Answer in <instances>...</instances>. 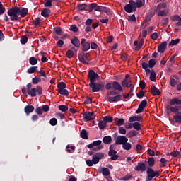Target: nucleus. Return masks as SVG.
I'll return each instance as SVG.
<instances>
[{
	"instance_id": "obj_1",
	"label": "nucleus",
	"mask_w": 181,
	"mask_h": 181,
	"mask_svg": "<svg viewBox=\"0 0 181 181\" xmlns=\"http://www.w3.org/2000/svg\"><path fill=\"white\" fill-rule=\"evenodd\" d=\"M8 15L10 16L11 21H18V19H19V8L15 7L11 8L8 11Z\"/></svg>"
},
{
	"instance_id": "obj_2",
	"label": "nucleus",
	"mask_w": 181,
	"mask_h": 181,
	"mask_svg": "<svg viewBox=\"0 0 181 181\" xmlns=\"http://www.w3.org/2000/svg\"><path fill=\"white\" fill-rule=\"evenodd\" d=\"M57 87L58 93H59L61 95H65L66 97L69 95V90L66 89V83H64V82H59Z\"/></svg>"
},
{
	"instance_id": "obj_3",
	"label": "nucleus",
	"mask_w": 181,
	"mask_h": 181,
	"mask_svg": "<svg viewBox=\"0 0 181 181\" xmlns=\"http://www.w3.org/2000/svg\"><path fill=\"white\" fill-rule=\"evenodd\" d=\"M153 177H159V171H155L152 168L147 170V180H152Z\"/></svg>"
},
{
	"instance_id": "obj_4",
	"label": "nucleus",
	"mask_w": 181,
	"mask_h": 181,
	"mask_svg": "<svg viewBox=\"0 0 181 181\" xmlns=\"http://www.w3.org/2000/svg\"><path fill=\"white\" fill-rule=\"evenodd\" d=\"M124 11L127 12V13H131L133 11H136V4L134 1L131 0L129 4L125 6Z\"/></svg>"
},
{
	"instance_id": "obj_5",
	"label": "nucleus",
	"mask_w": 181,
	"mask_h": 181,
	"mask_svg": "<svg viewBox=\"0 0 181 181\" xmlns=\"http://www.w3.org/2000/svg\"><path fill=\"white\" fill-rule=\"evenodd\" d=\"M89 87H90L93 93H98L101 88H104V83H95V82H93V83H89Z\"/></svg>"
},
{
	"instance_id": "obj_6",
	"label": "nucleus",
	"mask_w": 181,
	"mask_h": 181,
	"mask_svg": "<svg viewBox=\"0 0 181 181\" xmlns=\"http://www.w3.org/2000/svg\"><path fill=\"white\" fill-rule=\"evenodd\" d=\"M88 78L90 80V83H94L97 80H98L99 76L98 74L93 70H90L88 74Z\"/></svg>"
},
{
	"instance_id": "obj_7",
	"label": "nucleus",
	"mask_w": 181,
	"mask_h": 181,
	"mask_svg": "<svg viewBox=\"0 0 181 181\" xmlns=\"http://www.w3.org/2000/svg\"><path fill=\"white\" fill-rule=\"evenodd\" d=\"M101 144H102L101 140L95 141L93 143L88 145V148H91L95 146V148H93L94 151H100V149H103V146H101Z\"/></svg>"
},
{
	"instance_id": "obj_8",
	"label": "nucleus",
	"mask_w": 181,
	"mask_h": 181,
	"mask_svg": "<svg viewBox=\"0 0 181 181\" xmlns=\"http://www.w3.org/2000/svg\"><path fill=\"white\" fill-rule=\"evenodd\" d=\"M84 121H92L95 119V116L94 115V112H86L83 115Z\"/></svg>"
},
{
	"instance_id": "obj_9",
	"label": "nucleus",
	"mask_w": 181,
	"mask_h": 181,
	"mask_svg": "<svg viewBox=\"0 0 181 181\" xmlns=\"http://www.w3.org/2000/svg\"><path fill=\"white\" fill-rule=\"evenodd\" d=\"M104 158L103 153H97L93 156L92 162L93 165H97L98 162H100V159H103Z\"/></svg>"
},
{
	"instance_id": "obj_10",
	"label": "nucleus",
	"mask_w": 181,
	"mask_h": 181,
	"mask_svg": "<svg viewBox=\"0 0 181 181\" xmlns=\"http://www.w3.org/2000/svg\"><path fill=\"white\" fill-rule=\"evenodd\" d=\"M109 156L112 160H117L118 159V156L117 155V151L114 149V145L110 146Z\"/></svg>"
},
{
	"instance_id": "obj_11",
	"label": "nucleus",
	"mask_w": 181,
	"mask_h": 181,
	"mask_svg": "<svg viewBox=\"0 0 181 181\" xmlns=\"http://www.w3.org/2000/svg\"><path fill=\"white\" fill-rule=\"evenodd\" d=\"M128 142V138L125 136H119L116 139L115 145H124Z\"/></svg>"
},
{
	"instance_id": "obj_12",
	"label": "nucleus",
	"mask_w": 181,
	"mask_h": 181,
	"mask_svg": "<svg viewBox=\"0 0 181 181\" xmlns=\"http://www.w3.org/2000/svg\"><path fill=\"white\" fill-rule=\"evenodd\" d=\"M148 104V102L146 100H143L139 104L138 109L136 111V114H141L145 109V107H146V105Z\"/></svg>"
},
{
	"instance_id": "obj_13",
	"label": "nucleus",
	"mask_w": 181,
	"mask_h": 181,
	"mask_svg": "<svg viewBox=\"0 0 181 181\" xmlns=\"http://www.w3.org/2000/svg\"><path fill=\"white\" fill-rule=\"evenodd\" d=\"M87 57H88V54L83 53L78 55L80 62L83 63V64H88L87 62Z\"/></svg>"
},
{
	"instance_id": "obj_14",
	"label": "nucleus",
	"mask_w": 181,
	"mask_h": 181,
	"mask_svg": "<svg viewBox=\"0 0 181 181\" xmlns=\"http://www.w3.org/2000/svg\"><path fill=\"white\" fill-rule=\"evenodd\" d=\"M81 43L82 45V49L83 50V52H87L88 50H90V42H86V39L82 38Z\"/></svg>"
},
{
	"instance_id": "obj_15",
	"label": "nucleus",
	"mask_w": 181,
	"mask_h": 181,
	"mask_svg": "<svg viewBox=\"0 0 181 181\" xmlns=\"http://www.w3.org/2000/svg\"><path fill=\"white\" fill-rule=\"evenodd\" d=\"M112 88L117 91H123L122 86L118 81L112 82Z\"/></svg>"
},
{
	"instance_id": "obj_16",
	"label": "nucleus",
	"mask_w": 181,
	"mask_h": 181,
	"mask_svg": "<svg viewBox=\"0 0 181 181\" xmlns=\"http://www.w3.org/2000/svg\"><path fill=\"white\" fill-rule=\"evenodd\" d=\"M134 169L137 172H145V170H146V167L145 166V164L139 163Z\"/></svg>"
},
{
	"instance_id": "obj_17",
	"label": "nucleus",
	"mask_w": 181,
	"mask_h": 181,
	"mask_svg": "<svg viewBox=\"0 0 181 181\" xmlns=\"http://www.w3.org/2000/svg\"><path fill=\"white\" fill-rule=\"evenodd\" d=\"M181 100L178 98H174L170 100V105H180Z\"/></svg>"
},
{
	"instance_id": "obj_18",
	"label": "nucleus",
	"mask_w": 181,
	"mask_h": 181,
	"mask_svg": "<svg viewBox=\"0 0 181 181\" xmlns=\"http://www.w3.org/2000/svg\"><path fill=\"white\" fill-rule=\"evenodd\" d=\"M119 100H121L120 95H117L114 97H110V96L107 97V101H109V103H117L119 101Z\"/></svg>"
},
{
	"instance_id": "obj_19",
	"label": "nucleus",
	"mask_w": 181,
	"mask_h": 181,
	"mask_svg": "<svg viewBox=\"0 0 181 181\" xmlns=\"http://www.w3.org/2000/svg\"><path fill=\"white\" fill-rule=\"evenodd\" d=\"M166 46H168V42H163L158 46V51L160 53H163L165 50H166Z\"/></svg>"
},
{
	"instance_id": "obj_20",
	"label": "nucleus",
	"mask_w": 181,
	"mask_h": 181,
	"mask_svg": "<svg viewBox=\"0 0 181 181\" xmlns=\"http://www.w3.org/2000/svg\"><path fill=\"white\" fill-rule=\"evenodd\" d=\"M34 110H35V107H33L32 105H27L24 108V111L27 115H29V114H30V112H33Z\"/></svg>"
},
{
	"instance_id": "obj_21",
	"label": "nucleus",
	"mask_w": 181,
	"mask_h": 181,
	"mask_svg": "<svg viewBox=\"0 0 181 181\" xmlns=\"http://www.w3.org/2000/svg\"><path fill=\"white\" fill-rule=\"evenodd\" d=\"M51 11L49 8H45L42 10V11L41 12V15L42 16H43L44 18H49V16H50V13H51Z\"/></svg>"
},
{
	"instance_id": "obj_22",
	"label": "nucleus",
	"mask_w": 181,
	"mask_h": 181,
	"mask_svg": "<svg viewBox=\"0 0 181 181\" xmlns=\"http://www.w3.org/2000/svg\"><path fill=\"white\" fill-rule=\"evenodd\" d=\"M142 120V116H132L129 119V122H135V121L139 122Z\"/></svg>"
},
{
	"instance_id": "obj_23",
	"label": "nucleus",
	"mask_w": 181,
	"mask_h": 181,
	"mask_svg": "<svg viewBox=\"0 0 181 181\" xmlns=\"http://www.w3.org/2000/svg\"><path fill=\"white\" fill-rule=\"evenodd\" d=\"M28 12H29V10L26 8H23L22 9L19 8V15H21L22 18H25V16L28 15Z\"/></svg>"
},
{
	"instance_id": "obj_24",
	"label": "nucleus",
	"mask_w": 181,
	"mask_h": 181,
	"mask_svg": "<svg viewBox=\"0 0 181 181\" xmlns=\"http://www.w3.org/2000/svg\"><path fill=\"white\" fill-rule=\"evenodd\" d=\"M151 93L153 95H159V94H160V91L159 90V89H158L155 86H151Z\"/></svg>"
},
{
	"instance_id": "obj_25",
	"label": "nucleus",
	"mask_w": 181,
	"mask_h": 181,
	"mask_svg": "<svg viewBox=\"0 0 181 181\" xmlns=\"http://www.w3.org/2000/svg\"><path fill=\"white\" fill-rule=\"evenodd\" d=\"M103 142L106 145H110L112 142V138L110 136H106L103 138Z\"/></svg>"
},
{
	"instance_id": "obj_26",
	"label": "nucleus",
	"mask_w": 181,
	"mask_h": 181,
	"mask_svg": "<svg viewBox=\"0 0 181 181\" xmlns=\"http://www.w3.org/2000/svg\"><path fill=\"white\" fill-rule=\"evenodd\" d=\"M122 86L123 87H130L131 88V91H132V88H134V86L132 84H129V82L128 81V80L124 79L122 82Z\"/></svg>"
},
{
	"instance_id": "obj_27",
	"label": "nucleus",
	"mask_w": 181,
	"mask_h": 181,
	"mask_svg": "<svg viewBox=\"0 0 181 181\" xmlns=\"http://www.w3.org/2000/svg\"><path fill=\"white\" fill-rule=\"evenodd\" d=\"M72 45L75 46V47H80V40L78 39L77 37H74L71 40Z\"/></svg>"
},
{
	"instance_id": "obj_28",
	"label": "nucleus",
	"mask_w": 181,
	"mask_h": 181,
	"mask_svg": "<svg viewBox=\"0 0 181 181\" xmlns=\"http://www.w3.org/2000/svg\"><path fill=\"white\" fill-rule=\"evenodd\" d=\"M135 4H136V8H142V6L145 5V0H137Z\"/></svg>"
},
{
	"instance_id": "obj_29",
	"label": "nucleus",
	"mask_w": 181,
	"mask_h": 181,
	"mask_svg": "<svg viewBox=\"0 0 181 181\" xmlns=\"http://www.w3.org/2000/svg\"><path fill=\"white\" fill-rule=\"evenodd\" d=\"M95 11H96L97 12H107V8L103 6H96V8H95Z\"/></svg>"
},
{
	"instance_id": "obj_30",
	"label": "nucleus",
	"mask_w": 181,
	"mask_h": 181,
	"mask_svg": "<svg viewBox=\"0 0 181 181\" xmlns=\"http://www.w3.org/2000/svg\"><path fill=\"white\" fill-rule=\"evenodd\" d=\"M167 110H169L171 111V112H178L179 111V107L177 106H168L167 107Z\"/></svg>"
},
{
	"instance_id": "obj_31",
	"label": "nucleus",
	"mask_w": 181,
	"mask_h": 181,
	"mask_svg": "<svg viewBox=\"0 0 181 181\" xmlns=\"http://www.w3.org/2000/svg\"><path fill=\"white\" fill-rule=\"evenodd\" d=\"M166 6H167L166 3H160L158 5L156 11V12H159V11H160L161 9H165Z\"/></svg>"
},
{
	"instance_id": "obj_32",
	"label": "nucleus",
	"mask_w": 181,
	"mask_h": 181,
	"mask_svg": "<svg viewBox=\"0 0 181 181\" xmlns=\"http://www.w3.org/2000/svg\"><path fill=\"white\" fill-rule=\"evenodd\" d=\"M101 172L103 175V176H110V169L107 168H102Z\"/></svg>"
},
{
	"instance_id": "obj_33",
	"label": "nucleus",
	"mask_w": 181,
	"mask_h": 181,
	"mask_svg": "<svg viewBox=\"0 0 181 181\" xmlns=\"http://www.w3.org/2000/svg\"><path fill=\"white\" fill-rule=\"evenodd\" d=\"M66 151L69 153H73V152H74V151H76V147L74 146L67 145Z\"/></svg>"
},
{
	"instance_id": "obj_34",
	"label": "nucleus",
	"mask_w": 181,
	"mask_h": 181,
	"mask_svg": "<svg viewBox=\"0 0 181 181\" xmlns=\"http://www.w3.org/2000/svg\"><path fill=\"white\" fill-rule=\"evenodd\" d=\"M174 120L178 124H181V112H179L177 115L174 117Z\"/></svg>"
},
{
	"instance_id": "obj_35",
	"label": "nucleus",
	"mask_w": 181,
	"mask_h": 181,
	"mask_svg": "<svg viewBox=\"0 0 181 181\" xmlns=\"http://www.w3.org/2000/svg\"><path fill=\"white\" fill-rule=\"evenodd\" d=\"M54 0H45L43 2V5L45 8H50L52 6V2H53Z\"/></svg>"
},
{
	"instance_id": "obj_36",
	"label": "nucleus",
	"mask_w": 181,
	"mask_h": 181,
	"mask_svg": "<svg viewBox=\"0 0 181 181\" xmlns=\"http://www.w3.org/2000/svg\"><path fill=\"white\" fill-rule=\"evenodd\" d=\"M28 94H30L31 97H36L37 94V90L36 88H33L28 92Z\"/></svg>"
},
{
	"instance_id": "obj_37",
	"label": "nucleus",
	"mask_w": 181,
	"mask_h": 181,
	"mask_svg": "<svg viewBox=\"0 0 181 181\" xmlns=\"http://www.w3.org/2000/svg\"><path fill=\"white\" fill-rule=\"evenodd\" d=\"M37 71V66H31L27 70V73L28 74H32L33 73H35Z\"/></svg>"
},
{
	"instance_id": "obj_38",
	"label": "nucleus",
	"mask_w": 181,
	"mask_h": 181,
	"mask_svg": "<svg viewBox=\"0 0 181 181\" xmlns=\"http://www.w3.org/2000/svg\"><path fill=\"white\" fill-rule=\"evenodd\" d=\"M29 62L31 66H35V64H37V59L34 57H30Z\"/></svg>"
},
{
	"instance_id": "obj_39",
	"label": "nucleus",
	"mask_w": 181,
	"mask_h": 181,
	"mask_svg": "<svg viewBox=\"0 0 181 181\" xmlns=\"http://www.w3.org/2000/svg\"><path fill=\"white\" fill-rule=\"evenodd\" d=\"M170 155L173 158H181V154L179 151H173Z\"/></svg>"
},
{
	"instance_id": "obj_40",
	"label": "nucleus",
	"mask_w": 181,
	"mask_h": 181,
	"mask_svg": "<svg viewBox=\"0 0 181 181\" xmlns=\"http://www.w3.org/2000/svg\"><path fill=\"white\" fill-rule=\"evenodd\" d=\"M127 138H132L134 136H136V132L135 130H132L127 134Z\"/></svg>"
},
{
	"instance_id": "obj_41",
	"label": "nucleus",
	"mask_w": 181,
	"mask_h": 181,
	"mask_svg": "<svg viewBox=\"0 0 181 181\" xmlns=\"http://www.w3.org/2000/svg\"><path fill=\"white\" fill-rule=\"evenodd\" d=\"M98 127H99L100 129H104V128H105L107 127V123L104 120L100 121L98 123Z\"/></svg>"
},
{
	"instance_id": "obj_42",
	"label": "nucleus",
	"mask_w": 181,
	"mask_h": 181,
	"mask_svg": "<svg viewBox=\"0 0 181 181\" xmlns=\"http://www.w3.org/2000/svg\"><path fill=\"white\" fill-rule=\"evenodd\" d=\"M125 124V120L124 119H117V121L116 122V125L117 127H121Z\"/></svg>"
},
{
	"instance_id": "obj_43",
	"label": "nucleus",
	"mask_w": 181,
	"mask_h": 181,
	"mask_svg": "<svg viewBox=\"0 0 181 181\" xmlns=\"http://www.w3.org/2000/svg\"><path fill=\"white\" fill-rule=\"evenodd\" d=\"M133 128L136 129V131H141V124L139 122L133 123Z\"/></svg>"
},
{
	"instance_id": "obj_44",
	"label": "nucleus",
	"mask_w": 181,
	"mask_h": 181,
	"mask_svg": "<svg viewBox=\"0 0 181 181\" xmlns=\"http://www.w3.org/2000/svg\"><path fill=\"white\" fill-rule=\"evenodd\" d=\"M81 137L83 139H88V136L87 135V132L86 130H82L81 132Z\"/></svg>"
},
{
	"instance_id": "obj_45",
	"label": "nucleus",
	"mask_w": 181,
	"mask_h": 181,
	"mask_svg": "<svg viewBox=\"0 0 181 181\" xmlns=\"http://www.w3.org/2000/svg\"><path fill=\"white\" fill-rule=\"evenodd\" d=\"M179 42H180V39L173 40H171V42H170L169 46H176V45H177Z\"/></svg>"
},
{
	"instance_id": "obj_46",
	"label": "nucleus",
	"mask_w": 181,
	"mask_h": 181,
	"mask_svg": "<svg viewBox=\"0 0 181 181\" xmlns=\"http://www.w3.org/2000/svg\"><path fill=\"white\" fill-rule=\"evenodd\" d=\"M150 80L151 81H156V74L153 71L151 72Z\"/></svg>"
},
{
	"instance_id": "obj_47",
	"label": "nucleus",
	"mask_w": 181,
	"mask_h": 181,
	"mask_svg": "<svg viewBox=\"0 0 181 181\" xmlns=\"http://www.w3.org/2000/svg\"><path fill=\"white\" fill-rule=\"evenodd\" d=\"M144 42H145V39L144 38L141 39L138 46L136 47V50H139V49H141L142 46H144Z\"/></svg>"
},
{
	"instance_id": "obj_48",
	"label": "nucleus",
	"mask_w": 181,
	"mask_h": 181,
	"mask_svg": "<svg viewBox=\"0 0 181 181\" xmlns=\"http://www.w3.org/2000/svg\"><path fill=\"white\" fill-rule=\"evenodd\" d=\"M131 148H132V146L129 143H128V141L124 143L123 145V149H125V151H129Z\"/></svg>"
},
{
	"instance_id": "obj_49",
	"label": "nucleus",
	"mask_w": 181,
	"mask_h": 181,
	"mask_svg": "<svg viewBox=\"0 0 181 181\" xmlns=\"http://www.w3.org/2000/svg\"><path fill=\"white\" fill-rule=\"evenodd\" d=\"M49 124L50 125H52V127H54L55 125H57V118H52L49 120Z\"/></svg>"
},
{
	"instance_id": "obj_50",
	"label": "nucleus",
	"mask_w": 181,
	"mask_h": 181,
	"mask_svg": "<svg viewBox=\"0 0 181 181\" xmlns=\"http://www.w3.org/2000/svg\"><path fill=\"white\" fill-rule=\"evenodd\" d=\"M58 108L60 111H62V112H66V111L69 110V107H67L66 105H59Z\"/></svg>"
},
{
	"instance_id": "obj_51",
	"label": "nucleus",
	"mask_w": 181,
	"mask_h": 181,
	"mask_svg": "<svg viewBox=\"0 0 181 181\" xmlns=\"http://www.w3.org/2000/svg\"><path fill=\"white\" fill-rule=\"evenodd\" d=\"M155 64H156V62L155 61V59H150L148 62V67H150V69H152V67H153L155 66Z\"/></svg>"
},
{
	"instance_id": "obj_52",
	"label": "nucleus",
	"mask_w": 181,
	"mask_h": 181,
	"mask_svg": "<svg viewBox=\"0 0 181 181\" xmlns=\"http://www.w3.org/2000/svg\"><path fill=\"white\" fill-rule=\"evenodd\" d=\"M36 90L38 95H42V94H43V89L42 88V86H37Z\"/></svg>"
},
{
	"instance_id": "obj_53",
	"label": "nucleus",
	"mask_w": 181,
	"mask_h": 181,
	"mask_svg": "<svg viewBox=\"0 0 181 181\" xmlns=\"http://www.w3.org/2000/svg\"><path fill=\"white\" fill-rule=\"evenodd\" d=\"M103 121L107 124V122H112V117L107 116L103 117Z\"/></svg>"
},
{
	"instance_id": "obj_54",
	"label": "nucleus",
	"mask_w": 181,
	"mask_h": 181,
	"mask_svg": "<svg viewBox=\"0 0 181 181\" xmlns=\"http://www.w3.org/2000/svg\"><path fill=\"white\" fill-rule=\"evenodd\" d=\"M160 163L162 166H163V168H165V166H166V165H168V163H169V161H168V160H165V158H162L160 159Z\"/></svg>"
},
{
	"instance_id": "obj_55",
	"label": "nucleus",
	"mask_w": 181,
	"mask_h": 181,
	"mask_svg": "<svg viewBox=\"0 0 181 181\" xmlns=\"http://www.w3.org/2000/svg\"><path fill=\"white\" fill-rule=\"evenodd\" d=\"M27 42H28V37L26 35L23 36L21 39V43H22V45H25V43Z\"/></svg>"
},
{
	"instance_id": "obj_56",
	"label": "nucleus",
	"mask_w": 181,
	"mask_h": 181,
	"mask_svg": "<svg viewBox=\"0 0 181 181\" xmlns=\"http://www.w3.org/2000/svg\"><path fill=\"white\" fill-rule=\"evenodd\" d=\"M66 56L69 59H71V57H73V56H74V53L73 52V50H71V49L68 50L66 52Z\"/></svg>"
},
{
	"instance_id": "obj_57",
	"label": "nucleus",
	"mask_w": 181,
	"mask_h": 181,
	"mask_svg": "<svg viewBox=\"0 0 181 181\" xmlns=\"http://www.w3.org/2000/svg\"><path fill=\"white\" fill-rule=\"evenodd\" d=\"M86 8H87V4H86L78 5V9H79V11H84V9Z\"/></svg>"
},
{
	"instance_id": "obj_58",
	"label": "nucleus",
	"mask_w": 181,
	"mask_h": 181,
	"mask_svg": "<svg viewBox=\"0 0 181 181\" xmlns=\"http://www.w3.org/2000/svg\"><path fill=\"white\" fill-rule=\"evenodd\" d=\"M35 112L36 114H38V115H42L43 114V110L42 107H36Z\"/></svg>"
},
{
	"instance_id": "obj_59",
	"label": "nucleus",
	"mask_w": 181,
	"mask_h": 181,
	"mask_svg": "<svg viewBox=\"0 0 181 181\" xmlns=\"http://www.w3.org/2000/svg\"><path fill=\"white\" fill-rule=\"evenodd\" d=\"M32 81L34 84H37V83H40V81H42V78L35 77L32 79Z\"/></svg>"
},
{
	"instance_id": "obj_60",
	"label": "nucleus",
	"mask_w": 181,
	"mask_h": 181,
	"mask_svg": "<svg viewBox=\"0 0 181 181\" xmlns=\"http://www.w3.org/2000/svg\"><path fill=\"white\" fill-rule=\"evenodd\" d=\"M158 16H166L168 15V11L163 10V11H159L158 13Z\"/></svg>"
},
{
	"instance_id": "obj_61",
	"label": "nucleus",
	"mask_w": 181,
	"mask_h": 181,
	"mask_svg": "<svg viewBox=\"0 0 181 181\" xmlns=\"http://www.w3.org/2000/svg\"><path fill=\"white\" fill-rule=\"evenodd\" d=\"M149 166H153L155 165V159L153 158H150L148 160Z\"/></svg>"
},
{
	"instance_id": "obj_62",
	"label": "nucleus",
	"mask_w": 181,
	"mask_h": 181,
	"mask_svg": "<svg viewBox=\"0 0 181 181\" xmlns=\"http://www.w3.org/2000/svg\"><path fill=\"white\" fill-rule=\"evenodd\" d=\"M40 21L41 20L40 18H35V20L33 21V24L35 26H39V25H40Z\"/></svg>"
},
{
	"instance_id": "obj_63",
	"label": "nucleus",
	"mask_w": 181,
	"mask_h": 181,
	"mask_svg": "<svg viewBox=\"0 0 181 181\" xmlns=\"http://www.w3.org/2000/svg\"><path fill=\"white\" fill-rule=\"evenodd\" d=\"M119 132L122 135H125V134H127V130L125 129V128L121 127L119 128Z\"/></svg>"
},
{
	"instance_id": "obj_64",
	"label": "nucleus",
	"mask_w": 181,
	"mask_h": 181,
	"mask_svg": "<svg viewBox=\"0 0 181 181\" xmlns=\"http://www.w3.org/2000/svg\"><path fill=\"white\" fill-rule=\"evenodd\" d=\"M151 37L153 40H156L159 37V35H158V33H153L151 34Z\"/></svg>"
}]
</instances>
